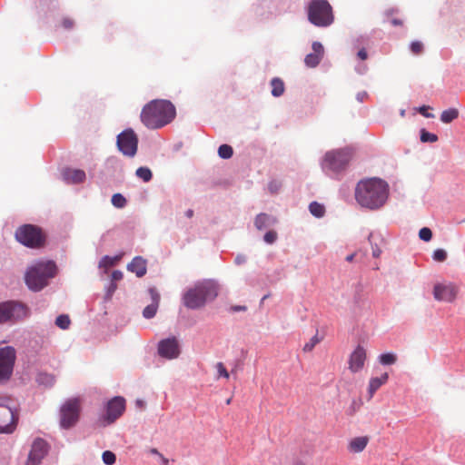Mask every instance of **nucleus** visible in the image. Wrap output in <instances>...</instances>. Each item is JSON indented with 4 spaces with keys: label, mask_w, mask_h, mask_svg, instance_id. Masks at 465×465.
Wrapping results in <instances>:
<instances>
[{
    "label": "nucleus",
    "mask_w": 465,
    "mask_h": 465,
    "mask_svg": "<svg viewBox=\"0 0 465 465\" xmlns=\"http://www.w3.org/2000/svg\"><path fill=\"white\" fill-rule=\"evenodd\" d=\"M355 200L358 204L370 211L381 209L389 197V184L381 178L361 180L355 187Z\"/></svg>",
    "instance_id": "obj_1"
},
{
    "label": "nucleus",
    "mask_w": 465,
    "mask_h": 465,
    "mask_svg": "<svg viewBox=\"0 0 465 465\" xmlns=\"http://www.w3.org/2000/svg\"><path fill=\"white\" fill-rule=\"evenodd\" d=\"M176 115L173 103L165 99H154L143 105L140 120L148 129L156 130L170 124Z\"/></svg>",
    "instance_id": "obj_2"
},
{
    "label": "nucleus",
    "mask_w": 465,
    "mask_h": 465,
    "mask_svg": "<svg viewBox=\"0 0 465 465\" xmlns=\"http://www.w3.org/2000/svg\"><path fill=\"white\" fill-rule=\"evenodd\" d=\"M219 284L212 279L197 281L182 294V302L189 310H199L212 302L219 294Z\"/></svg>",
    "instance_id": "obj_3"
},
{
    "label": "nucleus",
    "mask_w": 465,
    "mask_h": 465,
    "mask_svg": "<svg viewBox=\"0 0 465 465\" xmlns=\"http://www.w3.org/2000/svg\"><path fill=\"white\" fill-rule=\"evenodd\" d=\"M353 153L350 147L326 152L321 163L322 171L331 178L340 179L348 169Z\"/></svg>",
    "instance_id": "obj_4"
},
{
    "label": "nucleus",
    "mask_w": 465,
    "mask_h": 465,
    "mask_svg": "<svg viewBox=\"0 0 465 465\" xmlns=\"http://www.w3.org/2000/svg\"><path fill=\"white\" fill-rule=\"evenodd\" d=\"M58 267L54 261L39 259L31 264L30 289L31 292H40L45 288L51 279L57 275Z\"/></svg>",
    "instance_id": "obj_5"
},
{
    "label": "nucleus",
    "mask_w": 465,
    "mask_h": 465,
    "mask_svg": "<svg viewBox=\"0 0 465 465\" xmlns=\"http://www.w3.org/2000/svg\"><path fill=\"white\" fill-rule=\"evenodd\" d=\"M307 15L309 22L317 27H328L334 21L332 7L327 0H311Z\"/></svg>",
    "instance_id": "obj_6"
},
{
    "label": "nucleus",
    "mask_w": 465,
    "mask_h": 465,
    "mask_svg": "<svg viewBox=\"0 0 465 465\" xmlns=\"http://www.w3.org/2000/svg\"><path fill=\"white\" fill-rule=\"evenodd\" d=\"M81 403L78 398L67 399L59 409V425L63 430L74 428L80 420Z\"/></svg>",
    "instance_id": "obj_7"
},
{
    "label": "nucleus",
    "mask_w": 465,
    "mask_h": 465,
    "mask_svg": "<svg viewBox=\"0 0 465 465\" xmlns=\"http://www.w3.org/2000/svg\"><path fill=\"white\" fill-rule=\"evenodd\" d=\"M126 401L122 396H114L105 405V413L102 415L99 421L103 426H108L115 422L125 411Z\"/></svg>",
    "instance_id": "obj_8"
},
{
    "label": "nucleus",
    "mask_w": 465,
    "mask_h": 465,
    "mask_svg": "<svg viewBox=\"0 0 465 465\" xmlns=\"http://www.w3.org/2000/svg\"><path fill=\"white\" fill-rule=\"evenodd\" d=\"M138 136L132 128H126L116 137L118 150L127 157H134L138 150Z\"/></svg>",
    "instance_id": "obj_9"
},
{
    "label": "nucleus",
    "mask_w": 465,
    "mask_h": 465,
    "mask_svg": "<svg viewBox=\"0 0 465 465\" xmlns=\"http://www.w3.org/2000/svg\"><path fill=\"white\" fill-rule=\"evenodd\" d=\"M26 312V306L21 302L15 301L0 302V323L25 317Z\"/></svg>",
    "instance_id": "obj_10"
},
{
    "label": "nucleus",
    "mask_w": 465,
    "mask_h": 465,
    "mask_svg": "<svg viewBox=\"0 0 465 465\" xmlns=\"http://www.w3.org/2000/svg\"><path fill=\"white\" fill-rule=\"evenodd\" d=\"M15 360V351L12 347L0 349V384L8 381L12 375Z\"/></svg>",
    "instance_id": "obj_11"
},
{
    "label": "nucleus",
    "mask_w": 465,
    "mask_h": 465,
    "mask_svg": "<svg viewBox=\"0 0 465 465\" xmlns=\"http://www.w3.org/2000/svg\"><path fill=\"white\" fill-rule=\"evenodd\" d=\"M158 355L166 360L177 359L181 354V346L175 336L159 341L157 344Z\"/></svg>",
    "instance_id": "obj_12"
},
{
    "label": "nucleus",
    "mask_w": 465,
    "mask_h": 465,
    "mask_svg": "<svg viewBox=\"0 0 465 465\" xmlns=\"http://www.w3.org/2000/svg\"><path fill=\"white\" fill-rule=\"evenodd\" d=\"M16 418L6 400L0 398V433H10L15 428Z\"/></svg>",
    "instance_id": "obj_13"
},
{
    "label": "nucleus",
    "mask_w": 465,
    "mask_h": 465,
    "mask_svg": "<svg viewBox=\"0 0 465 465\" xmlns=\"http://www.w3.org/2000/svg\"><path fill=\"white\" fill-rule=\"evenodd\" d=\"M49 443L42 439L36 438L31 444V465H39L42 460L48 454Z\"/></svg>",
    "instance_id": "obj_14"
},
{
    "label": "nucleus",
    "mask_w": 465,
    "mask_h": 465,
    "mask_svg": "<svg viewBox=\"0 0 465 465\" xmlns=\"http://www.w3.org/2000/svg\"><path fill=\"white\" fill-rule=\"evenodd\" d=\"M458 293V288L453 283L435 284L433 295L437 301L451 302L455 300Z\"/></svg>",
    "instance_id": "obj_15"
},
{
    "label": "nucleus",
    "mask_w": 465,
    "mask_h": 465,
    "mask_svg": "<svg viewBox=\"0 0 465 465\" xmlns=\"http://www.w3.org/2000/svg\"><path fill=\"white\" fill-rule=\"evenodd\" d=\"M366 361V351L361 345H358L349 357V369L351 372L361 371Z\"/></svg>",
    "instance_id": "obj_16"
},
{
    "label": "nucleus",
    "mask_w": 465,
    "mask_h": 465,
    "mask_svg": "<svg viewBox=\"0 0 465 465\" xmlns=\"http://www.w3.org/2000/svg\"><path fill=\"white\" fill-rule=\"evenodd\" d=\"M47 242L46 232L39 226L31 224L30 247L31 249L44 248Z\"/></svg>",
    "instance_id": "obj_17"
},
{
    "label": "nucleus",
    "mask_w": 465,
    "mask_h": 465,
    "mask_svg": "<svg viewBox=\"0 0 465 465\" xmlns=\"http://www.w3.org/2000/svg\"><path fill=\"white\" fill-rule=\"evenodd\" d=\"M62 178L67 184H79L85 181L86 174L81 169L64 168L62 173Z\"/></svg>",
    "instance_id": "obj_18"
},
{
    "label": "nucleus",
    "mask_w": 465,
    "mask_h": 465,
    "mask_svg": "<svg viewBox=\"0 0 465 465\" xmlns=\"http://www.w3.org/2000/svg\"><path fill=\"white\" fill-rule=\"evenodd\" d=\"M127 270L134 273L138 278L143 277L147 272V261L142 256H135L127 264Z\"/></svg>",
    "instance_id": "obj_19"
},
{
    "label": "nucleus",
    "mask_w": 465,
    "mask_h": 465,
    "mask_svg": "<svg viewBox=\"0 0 465 465\" xmlns=\"http://www.w3.org/2000/svg\"><path fill=\"white\" fill-rule=\"evenodd\" d=\"M278 223V220L273 215L261 213L256 215L254 219V226L258 231H262L267 228L274 226Z\"/></svg>",
    "instance_id": "obj_20"
},
{
    "label": "nucleus",
    "mask_w": 465,
    "mask_h": 465,
    "mask_svg": "<svg viewBox=\"0 0 465 465\" xmlns=\"http://www.w3.org/2000/svg\"><path fill=\"white\" fill-rule=\"evenodd\" d=\"M35 381L39 387L45 390H49L55 384L56 378L53 373L38 371L35 375Z\"/></svg>",
    "instance_id": "obj_21"
},
{
    "label": "nucleus",
    "mask_w": 465,
    "mask_h": 465,
    "mask_svg": "<svg viewBox=\"0 0 465 465\" xmlns=\"http://www.w3.org/2000/svg\"><path fill=\"white\" fill-rule=\"evenodd\" d=\"M389 374L387 372L382 373L380 377H372L369 381L368 392L370 398H372L374 393L387 382Z\"/></svg>",
    "instance_id": "obj_22"
},
{
    "label": "nucleus",
    "mask_w": 465,
    "mask_h": 465,
    "mask_svg": "<svg viewBox=\"0 0 465 465\" xmlns=\"http://www.w3.org/2000/svg\"><path fill=\"white\" fill-rule=\"evenodd\" d=\"M367 437H356L350 441L349 450L351 452H361L368 444Z\"/></svg>",
    "instance_id": "obj_23"
},
{
    "label": "nucleus",
    "mask_w": 465,
    "mask_h": 465,
    "mask_svg": "<svg viewBox=\"0 0 465 465\" xmlns=\"http://www.w3.org/2000/svg\"><path fill=\"white\" fill-rule=\"evenodd\" d=\"M15 239L20 243L29 247V224H24L16 230Z\"/></svg>",
    "instance_id": "obj_24"
},
{
    "label": "nucleus",
    "mask_w": 465,
    "mask_h": 465,
    "mask_svg": "<svg viewBox=\"0 0 465 465\" xmlns=\"http://www.w3.org/2000/svg\"><path fill=\"white\" fill-rule=\"evenodd\" d=\"M124 252H121L114 256L104 255L99 262L100 268H109L114 266L124 256Z\"/></svg>",
    "instance_id": "obj_25"
},
{
    "label": "nucleus",
    "mask_w": 465,
    "mask_h": 465,
    "mask_svg": "<svg viewBox=\"0 0 465 465\" xmlns=\"http://www.w3.org/2000/svg\"><path fill=\"white\" fill-rule=\"evenodd\" d=\"M272 85V95L274 97H280L283 94L285 87L283 81L279 77H274L271 81Z\"/></svg>",
    "instance_id": "obj_26"
},
{
    "label": "nucleus",
    "mask_w": 465,
    "mask_h": 465,
    "mask_svg": "<svg viewBox=\"0 0 465 465\" xmlns=\"http://www.w3.org/2000/svg\"><path fill=\"white\" fill-rule=\"evenodd\" d=\"M459 110L451 107L442 111L440 119L443 124H450L459 117Z\"/></svg>",
    "instance_id": "obj_27"
},
{
    "label": "nucleus",
    "mask_w": 465,
    "mask_h": 465,
    "mask_svg": "<svg viewBox=\"0 0 465 465\" xmlns=\"http://www.w3.org/2000/svg\"><path fill=\"white\" fill-rule=\"evenodd\" d=\"M309 211L311 214L316 218H322L325 214L324 205L316 201H313L309 204Z\"/></svg>",
    "instance_id": "obj_28"
},
{
    "label": "nucleus",
    "mask_w": 465,
    "mask_h": 465,
    "mask_svg": "<svg viewBox=\"0 0 465 465\" xmlns=\"http://www.w3.org/2000/svg\"><path fill=\"white\" fill-rule=\"evenodd\" d=\"M323 57H322L321 55L317 54H314V53H310L308 54L305 58H304V64L307 67H310V68H314L316 66L319 65V64L321 63V61L322 60Z\"/></svg>",
    "instance_id": "obj_29"
},
{
    "label": "nucleus",
    "mask_w": 465,
    "mask_h": 465,
    "mask_svg": "<svg viewBox=\"0 0 465 465\" xmlns=\"http://www.w3.org/2000/svg\"><path fill=\"white\" fill-rule=\"evenodd\" d=\"M135 174L138 178H140L141 180H143L144 183H148L150 182L152 179H153V173L152 171L146 167V166H141L139 167L136 172H135Z\"/></svg>",
    "instance_id": "obj_30"
},
{
    "label": "nucleus",
    "mask_w": 465,
    "mask_h": 465,
    "mask_svg": "<svg viewBox=\"0 0 465 465\" xmlns=\"http://www.w3.org/2000/svg\"><path fill=\"white\" fill-rule=\"evenodd\" d=\"M420 140L421 143H435L439 140L437 134L428 132L425 128L420 130Z\"/></svg>",
    "instance_id": "obj_31"
},
{
    "label": "nucleus",
    "mask_w": 465,
    "mask_h": 465,
    "mask_svg": "<svg viewBox=\"0 0 465 465\" xmlns=\"http://www.w3.org/2000/svg\"><path fill=\"white\" fill-rule=\"evenodd\" d=\"M70 324L71 320L67 314H60L55 318V325L62 330H67Z\"/></svg>",
    "instance_id": "obj_32"
},
{
    "label": "nucleus",
    "mask_w": 465,
    "mask_h": 465,
    "mask_svg": "<svg viewBox=\"0 0 465 465\" xmlns=\"http://www.w3.org/2000/svg\"><path fill=\"white\" fill-rule=\"evenodd\" d=\"M233 154V149L229 144H222L218 148V155L222 159H230Z\"/></svg>",
    "instance_id": "obj_33"
},
{
    "label": "nucleus",
    "mask_w": 465,
    "mask_h": 465,
    "mask_svg": "<svg viewBox=\"0 0 465 465\" xmlns=\"http://www.w3.org/2000/svg\"><path fill=\"white\" fill-rule=\"evenodd\" d=\"M397 361V357L392 352L382 353L379 356V361L382 365H391Z\"/></svg>",
    "instance_id": "obj_34"
},
{
    "label": "nucleus",
    "mask_w": 465,
    "mask_h": 465,
    "mask_svg": "<svg viewBox=\"0 0 465 465\" xmlns=\"http://www.w3.org/2000/svg\"><path fill=\"white\" fill-rule=\"evenodd\" d=\"M409 49L414 55H420L424 52V45L419 40L411 41Z\"/></svg>",
    "instance_id": "obj_35"
},
{
    "label": "nucleus",
    "mask_w": 465,
    "mask_h": 465,
    "mask_svg": "<svg viewBox=\"0 0 465 465\" xmlns=\"http://www.w3.org/2000/svg\"><path fill=\"white\" fill-rule=\"evenodd\" d=\"M112 204L116 208H124L127 204L126 198L122 193H114L111 199Z\"/></svg>",
    "instance_id": "obj_36"
},
{
    "label": "nucleus",
    "mask_w": 465,
    "mask_h": 465,
    "mask_svg": "<svg viewBox=\"0 0 465 465\" xmlns=\"http://www.w3.org/2000/svg\"><path fill=\"white\" fill-rule=\"evenodd\" d=\"M371 39L367 35H359L353 40V47L360 49L361 47L367 48L370 45Z\"/></svg>",
    "instance_id": "obj_37"
},
{
    "label": "nucleus",
    "mask_w": 465,
    "mask_h": 465,
    "mask_svg": "<svg viewBox=\"0 0 465 465\" xmlns=\"http://www.w3.org/2000/svg\"><path fill=\"white\" fill-rule=\"evenodd\" d=\"M158 307L157 305L155 304H148L143 311V316L145 318V319H152L153 318L155 315H156V312H157V310H158Z\"/></svg>",
    "instance_id": "obj_38"
},
{
    "label": "nucleus",
    "mask_w": 465,
    "mask_h": 465,
    "mask_svg": "<svg viewBox=\"0 0 465 465\" xmlns=\"http://www.w3.org/2000/svg\"><path fill=\"white\" fill-rule=\"evenodd\" d=\"M321 338L318 337V334L316 333L314 336H312L308 342H306L302 348L304 352H310L312 351L314 347L321 341Z\"/></svg>",
    "instance_id": "obj_39"
},
{
    "label": "nucleus",
    "mask_w": 465,
    "mask_h": 465,
    "mask_svg": "<svg viewBox=\"0 0 465 465\" xmlns=\"http://www.w3.org/2000/svg\"><path fill=\"white\" fill-rule=\"evenodd\" d=\"M102 460L106 465H113L116 461L115 454L111 450H105L102 454Z\"/></svg>",
    "instance_id": "obj_40"
},
{
    "label": "nucleus",
    "mask_w": 465,
    "mask_h": 465,
    "mask_svg": "<svg viewBox=\"0 0 465 465\" xmlns=\"http://www.w3.org/2000/svg\"><path fill=\"white\" fill-rule=\"evenodd\" d=\"M117 289V284L114 282H110L105 287L104 301H110Z\"/></svg>",
    "instance_id": "obj_41"
},
{
    "label": "nucleus",
    "mask_w": 465,
    "mask_h": 465,
    "mask_svg": "<svg viewBox=\"0 0 465 465\" xmlns=\"http://www.w3.org/2000/svg\"><path fill=\"white\" fill-rule=\"evenodd\" d=\"M278 239V233L273 230H269L263 235V241L268 244H273Z\"/></svg>",
    "instance_id": "obj_42"
},
{
    "label": "nucleus",
    "mask_w": 465,
    "mask_h": 465,
    "mask_svg": "<svg viewBox=\"0 0 465 465\" xmlns=\"http://www.w3.org/2000/svg\"><path fill=\"white\" fill-rule=\"evenodd\" d=\"M362 402L361 400H352L350 407L348 408L346 413L350 416L354 415L361 408Z\"/></svg>",
    "instance_id": "obj_43"
},
{
    "label": "nucleus",
    "mask_w": 465,
    "mask_h": 465,
    "mask_svg": "<svg viewBox=\"0 0 465 465\" xmlns=\"http://www.w3.org/2000/svg\"><path fill=\"white\" fill-rule=\"evenodd\" d=\"M432 259L442 262L447 259V252L444 249H436L432 253Z\"/></svg>",
    "instance_id": "obj_44"
},
{
    "label": "nucleus",
    "mask_w": 465,
    "mask_h": 465,
    "mask_svg": "<svg viewBox=\"0 0 465 465\" xmlns=\"http://www.w3.org/2000/svg\"><path fill=\"white\" fill-rule=\"evenodd\" d=\"M419 237L420 240L424 242H429L432 238V232L430 228L423 227L419 232Z\"/></svg>",
    "instance_id": "obj_45"
},
{
    "label": "nucleus",
    "mask_w": 465,
    "mask_h": 465,
    "mask_svg": "<svg viewBox=\"0 0 465 465\" xmlns=\"http://www.w3.org/2000/svg\"><path fill=\"white\" fill-rule=\"evenodd\" d=\"M148 292L151 296V300H152V304H155L157 306H159V303H160V294L157 291V289L155 287H150L148 289Z\"/></svg>",
    "instance_id": "obj_46"
},
{
    "label": "nucleus",
    "mask_w": 465,
    "mask_h": 465,
    "mask_svg": "<svg viewBox=\"0 0 465 465\" xmlns=\"http://www.w3.org/2000/svg\"><path fill=\"white\" fill-rule=\"evenodd\" d=\"M372 237H373V234H372V232H371L369 237H368V240H369V242L371 243V246L372 256L374 258H379L381 256V248L378 246V244L376 242L375 243L372 242V241H371Z\"/></svg>",
    "instance_id": "obj_47"
},
{
    "label": "nucleus",
    "mask_w": 465,
    "mask_h": 465,
    "mask_svg": "<svg viewBox=\"0 0 465 465\" xmlns=\"http://www.w3.org/2000/svg\"><path fill=\"white\" fill-rule=\"evenodd\" d=\"M312 48L313 51L312 53L317 54L321 55L322 57H323L324 48H323V45H322V43H320L318 41L313 42L312 45Z\"/></svg>",
    "instance_id": "obj_48"
},
{
    "label": "nucleus",
    "mask_w": 465,
    "mask_h": 465,
    "mask_svg": "<svg viewBox=\"0 0 465 465\" xmlns=\"http://www.w3.org/2000/svg\"><path fill=\"white\" fill-rule=\"evenodd\" d=\"M430 109V106L429 105H421L416 108V110L425 118H433L434 114L431 113H429L428 110Z\"/></svg>",
    "instance_id": "obj_49"
},
{
    "label": "nucleus",
    "mask_w": 465,
    "mask_h": 465,
    "mask_svg": "<svg viewBox=\"0 0 465 465\" xmlns=\"http://www.w3.org/2000/svg\"><path fill=\"white\" fill-rule=\"evenodd\" d=\"M216 369H217L219 377H223L225 379H228L230 377V374H229L228 371L226 370V368L224 367L223 362H218L216 364Z\"/></svg>",
    "instance_id": "obj_50"
},
{
    "label": "nucleus",
    "mask_w": 465,
    "mask_h": 465,
    "mask_svg": "<svg viewBox=\"0 0 465 465\" xmlns=\"http://www.w3.org/2000/svg\"><path fill=\"white\" fill-rule=\"evenodd\" d=\"M62 25L64 29H72L74 26V21L68 17L62 20Z\"/></svg>",
    "instance_id": "obj_51"
},
{
    "label": "nucleus",
    "mask_w": 465,
    "mask_h": 465,
    "mask_svg": "<svg viewBox=\"0 0 465 465\" xmlns=\"http://www.w3.org/2000/svg\"><path fill=\"white\" fill-rule=\"evenodd\" d=\"M280 186V183H278V182L276 181H271L268 184L269 190L273 193L278 192Z\"/></svg>",
    "instance_id": "obj_52"
},
{
    "label": "nucleus",
    "mask_w": 465,
    "mask_h": 465,
    "mask_svg": "<svg viewBox=\"0 0 465 465\" xmlns=\"http://www.w3.org/2000/svg\"><path fill=\"white\" fill-rule=\"evenodd\" d=\"M124 277V273L119 271V270H115L112 272V281L111 282H116V281H120L122 280Z\"/></svg>",
    "instance_id": "obj_53"
},
{
    "label": "nucleus",
    "mask_w": 465,
    "mask_h": 465,
    "mask_svg": "<svg viewBox=\"0 0 465 465\" xmlns=\"http://www.w3.org/2000/svg\"><path fill=\"white\" fill-rule=\"evenodd\" d=\"M357 57L361 60H366L368 58V53L366 51V48H360L357 52Z\"/></svg>",
    "instance_id": "obj_54"
},
{
    "label": "nucleus",
    "mask_w": 465,
    "mask_h": 465,
    "mask_svg": "<svg viewBox=\"0 0 465 465\" xmlns=\"http://www.w3.org/2000/svg\"><path fill=\"white\" fill-rule=\"evenodd\" d=\"M246 310L247 307L245 305H232L229 309L231 312H245Z\"/></svg>",
    "instance_id": "obj_55"
},
{
    "label": "nucleus",
    "mask_w": 465,
    "mask_h": 465,
    "mask_svg": "<svg viewBox=\"0 0 465 465\" xmlns=\"http://www.w3.org/2000/svg\"><path fill=\"white\" fill-rule=\"evenodd\" d=\"M246 261H247V258H246V256H245V255H243V254H238V255L235 257V260H234V262H235V263H236L237 265L244 264V263L246 262Z\"/></svg>",
    "instance_id": "obj_56"
},
{
    "label": "nucleus",
    "mask_w": 465,
    "mask_h": 465,
    "mask_svg": "<svg viewBox=\"0 0 465 465\" xmlns=\"http://www.w3.org/2000/svg\"><path fill=\"white\" fill-rule=\"evenodd\" d=\"M368 70L366 64H359L355 67V71L360 74H364Z\"/></svg>",
    "instance_id": "obj_57"
},
{
    "label": "nucleus",
    "mask_w": 465,
    "mask_h": 465,
    "mask_svg": "<svg viewBox=\"0 0 465 465\" xmlns=\"http://www.w3.org/2000/svg\"><path fill=\"white\" fill-rule=\"evenodd\" d=\"M368 97V94L367 92L365 91H361V92H359L356 95V99L360 102V103H362L364 102V100Z\"/></svg>",
    "instance_id": "obj_58"
},
{
    "label": "nucleus",
    "mask_w": 465,
    "mask_h": 465,
    "mask_svg": "<svg viewBox=\"0 0 465 465\" xmlns=\"http://www.w3.org/2000/svg\"><path fill=\"white\" fill-rule=\"evenodd\" d=\"M391 24L393 25V26H401L403 25V22L402 20L399 19V18H392L391 20Z\"/></svg>",
    "instance_id": "obj_59"
},
{
    "label": "nucleus",
    "mask_w": 465,
    "mask_h": 465,
    "mask_svg": "<svg viewBox=\"0 0 465 465\" xmlns=\"http://www.w3.org/2000/svg\"><path fill=\"white\" fill-rule=\"evenodd\" d=\"M24 280L25 284L29 286V269L25 272Z\"/></svg>",
    "instance_id": "obj_60"
},
{
    "label": "nucleus",
    "mask_w": 465,
    "mask_h": 465,
    "mask_svg": "<svg viewBox=\"0 0 465 465\" xmlns=\"http://www.w3.org/2000/svg\"><path fill=\"white\" fill-rule=\"evenodd\" d=\"M159 457L161 459V461H162L163 465H168L169 464V460L166 459L165 457H163V454H159Z\"/></svg>",
    "instance_id": "obj_61"
},
{
    "label": "nucleus",
    "mask_w": 465,
    "mask_h": 465,
    "mask_svg": "<svg viewBox=\"0 0 465 465\" xmlns=\"http://www.w3.org/2000/svg\"><path fill=\"white\" fill-rule=\"evenodd\" d=\"M185 216L187 218H192L193 216V209H188L186 212H185Z\"/></svg>",
    "instance_id": "obj_62"
},
{
    "label": "nucleus",
    "mask_w": 465,
    "mask_h": 465,
    "mask_svg": "<svg viewBox=\"0 0 465 465\" xmlns=\"http://www.w3.org/2000/svg\"><path fill=\"white\" fill-rule=\"evenodd\" d=\"M354 257H355V253H351V254H349L348 256H346L345 260L348 262H351L353 261Z\"/></svg>",
    "instance_id": "obj_63"
},
{
    "label": "nucleus",
    "mask_w": 465,
    "mask_h": 465,
    "mask_svg": "<svg viewBox=\"0 0 465 465\" xmlns=\"http://www.w3.org/2000/svg\"><path fill=\"white\" fill-rule=\"evenodd\" d=\"M396 11H397V10H395V9H393V8L389 9V10H387V11H386V15H387V16H390V15H393Z\"/></svg>",
    "instance_id": "obj_64"
}]
</instances>
